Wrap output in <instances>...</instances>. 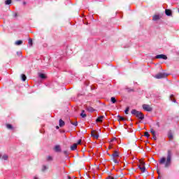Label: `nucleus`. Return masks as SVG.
I'll use <instances>...</instances> for the list:
<instances>
[{
	"label": "nucleus",
	"instance_id": "1",
	"mask_svg": "<svg viewBox=\"0 0 179 179\" xmlns=\"http://www.w3.org/2000/svg\"><path fill=\"white\" fill-rule=\"evenodd\" d=\"M131 114L133 115H136V117H137V118H139V120H143L145 118V115H143V113H142L141 112H139L135 109H133L131 110Z\"/></svg>",
	"mask_w": 179,
	"mask_h": 179
},
{
	"label": "nucleus",
	"instance_id": "2",
	"mask_svg": "<svg viewBox=\"0 0 179 179\" xmlns=\"http://www.w3.org/2000/svg\"><path fill=\"white\" fill-rule=\"evenodd\" d=\"M171 164V150H168V155L166 158V162L165 163V167H170Z\"/></svg>",
	"mask_w": 179,
	"mask_h": 179
},
{
	"label": "nucleus",
	"instance_id": "3",
	"mask_svg": "<svg viewBox=\"0 0 179 179\" xmlns=\"http://www.w3.org/2000/svg\"><path fill=\"white\" fill-rule=\"evenodd\" d=\"M138 168L142 173H145V170H146V168L145 167V162L142 159L139 160Z\"/></svg>",
	"mask_w": 179,
	"mask_h": 179
},
{
	"label": "nucleus",
	"instance_id": "4",
	"mask_svg": "<svg viewBox=\"0 0 179 179\" xmlns=\"http://www.w3.org/2000/svg\"><path fill=\"white\" fill-rule=\"evenodd\" d=\"M167 76H169V74L166 73H159L155 76V78L156 79H162L163 78H167Z\"/></svg>",
	"mask_w": 179,
	"mask_h": 179
},
{
	"label": "nucleus",
	"instance_id": "5",
	"mask_svg": "<svg viewBox=\"0 0 179 179\" xmlns=\"http://www.w3.org/2000/svg\"><path fill=\"white\" fill-rule=\"evenodd\" d=\"M91 136H92L94 139H99V133H97L96 130H93L91 131Z\"/></svg>",
	"mask_w": 179,
	"mask_h": 179
},
{
	"label": "nucleus",
	"instance_id": "6",
	"mask_svg": "<svg viewBox=\"0 0 179 179\" xmlns=\"http://www.w3.org/2000/svg\"><path fill=\"white\" fill-rule=\"evenodd\" d=\"M143 110H145V111H152L153 110L152 107H150V106L148 104H143Z\"/></svg>",
	"mask_w": 179,
	"mask_h": 179
},
{
	"label": "nucleus",
	"instance_id": "7",
	"mask_svg": "<svg viewBox=\"0 0 179 179\" xmlns=\"http://www.w3.org/2000/svg\"><path fill=\"white\" fill-rule=\"evenodd\" d=\"M6 127L7 129H10V131H13V132H15V129H16V127H14L10 124H6Z\"/></svg>",
	"mask_w": 179,
	"mask_h": 179
},
{
	"label": "nucleus",
	"instance_id": "8",
	"mask_svg": "<svg viewBox=\"0 0 179 179\" xmlns=\"http://www.w3.org/2000/svg\"><path fill=\"white\" fill-rule=\"evenodd\" d=\"M155 58H157V59H167V56L164 55H158Z\"/></svg>",
	"mask_w": 179,
	"mask_h": 179
},
{
	"label": "nucleus",
	"instance_id": "9",
	"mask_svg": "<svg viewBox=\"0 0 179 179\" xmlns=\"http://www.w3.org/2000/svg\"><path fill=\"white\" fill-rule=\"evenodd\" d=\"M85 110H87V111H89L90 113H93V112L96 111V110H94V108H93V107L87 106H86Z\"/></svg>",
	"mask_w": 179,
	"mask_h": 179
},
{
	"label": "nucleus",
	"instance_id": "10",
	"mask_svg": "<svg viewBox=\"0 0 179 179\" xmlns=\"http://www.w3.org/2000/svg\"><path fill=\"white\" fill-rule=\"evenodd\" d=\"M120 154L117 151H114L113 154H112L113 159H117V157H119Z\"/></svg>",
	"mask_w": 179,
	"mask_h": 179
},
{
	"label": "nucleus",
	"instance_id": "11",
	"mask_svg": "<svg viewBox=\"0 0 179 179\" xmlns=\"http://www.w3.org/2000/svg\"><path fill=\"white\" fill-rule=\"evenodd\" d=\"M168 138H169V141H173V133H171V131L169 132Z\"/></svg>",
	"mask_w": 179,
	"mask_h": 179
},
{
	"label": "nucleus",
	"instance_id": "12",
	"mask_svg": "<svg viewBox=\"0 0 179 179\" xmlns=\"http://www.w3.org/2000/svg\"><path fill=\"white\" fill-rule=\"evenodd\" d=\"M160 20V15H155L152 17V20L156 21Z\"/></svg>",
	"mask_w": 179,
	"mask_h": 179
},
{
	"label": "nucleus",
	"instance_id": "13",
	"mask_svg": "<svg viewBox=\"0 0 179 179\" xmlns=\"http://www.w3.org/2000/svg\"><path fill=\"white\" fill-rule=\"evenodd\" d=\"M77 148H78V144L76 143H74L71 146V150H76Z\"/></svg>",
	"mask_w": 179,
	"mask_h": 179
},
{
	"label": "nucleus",
	"instance_id": "14",
	"mask_svg": "<svg viewBox=\"0 0 179 179\" xmlns=\"http://www.w3.org/2000/svg\"><path fill=\"white\" fill-rule=\"evenodd\" d=\"M165 13L167 16H171V10L166 9Z\"/></svg>",
	"mask_w": 179,
	"mask_h": 179
},
{
	"label": "nucleus",
	"instance_id": "15",
	"mask_svg": "<svg viewBox=\"0 0 179 179\" xmlns=\"http://www.w3.org/2000/svg\"><path fill=\"white\" fill-rule=\"evenodd\" d=\"M59 125L61 127H64L65 125V122H64V120H62V119H60L59 122Z\"/></svg>",
	"mask_w": 179,
	"mask_h": 179
},
{
	"label": "nucleus",
	"instance_id": "16",
	"mask_svg": "<svg viewBox=\"0 0 179 179\" xmlns=\"http://www.w3.org/2000/svg\"><path fill=\"white\" fill-rule=\"evenodd\" d=\"M103 118H104V116H99L96 120V122H103Z\"/></svg>",
	"mask_w": 179,
	"mask_h": 179
},
{
	"label": "nucleus",
	"instance_id": "17",
	"mask_svg": "<svg viewBox=\"0 0 179 179\" xmlns=\"http://www.w3.org/2000/svg\"><path fill=\"white\" fill-rule=\"evenodd\" d=\"M54 150H55V151H56V152H61V146H59V145H55Z\"/></svg>",
	"mask_w": 179,
	"mask_h": 179
},
{
	"label": "nucleus",
	"instance_id": "18",
	"mask_svg": "<svg viewBox=\"0 0 179 179\" xmlns=\"http://www.w3.org/2000/svg\"><path fill=\"white\" fill-rule=\"evenodd\" d=\"M166 163V157H162L159 160V164H164Z\"/></svg>",
	"mask_w": 179,
	"mask_h": 179
},
{
	"label": "nucleus",
	"instance_id": "19",
	"mask_svg": "<svg viewBox=\"0 0 179 179\" xmlns=\"http://www.w3.org/2000/svg\"><path fill=\"white\" fill-rule=\"evenodd\" d=\"M15 45H22V44H23V41L21 40L17 41L15 43Z\"/></svg>",
	"mask_w": 179,
	"mask_h": 179
},
{
	"label": "nucleus",
	"instance_id": "20",
	"mask_svg": "<svg viewBox=\"0 0 179 179\" xmlns=\"http://www.w3.org/2000/svg\"><path fill=\"white\" fill-rule=\"evenodd\" d=\"M80 117H82L83 118H86V117H87V115L85 113V110H82V113H80Z\"/></svg>",
	"mask_w": 179,
	"mask_h": 179
},
{
	"label": "nucleus",
	"instance_id": "21",
	"mask_svg": "<svg viewBox=\"0 0 179 179\" xmlns=\"http://www.w3.org/2000/svg\"><path fill=\"white\" fill-rule=\"evenodd\" d=\"M170 100H171V101H173V103H176V98H174V95H173V94H171V96H170Z\"/></svg>",
	"mask_w": 179,
	"mask_h": 179
},
{
	"label": "nucleus",
	"instance_id": "22",
	"mask_svg": "<svg viewBox=\"0 0 179 179\" xmlns=\"http://www.w3.org/2000/svg\"><path fill=\"white\" fill-rule=\"evenodd\" d=\"M39 78H41V79H45L47 78V76H45V74H44V73H40Z\"/></svg>",
	"mask_w": 179,
	"mask_h": 179
},
{
	"label": "nucleus",
	"instance_id": "23",
	"mask_svg": "<svg viewBox=\"0 0 179 179\" xmlns=\"http://www.w3.org/2000/svg\"><path fill=\"white\" fill-rule=\"evenodd\" d=\"M110 101H112V103L113 104H115V103H117V99H115V97H114V96L110 98Z\"/></svg>",
	"mask_w": 179,
	"mask_h": 179
},
{
	"label": "nucleus",
	"instance_id": "24",
	"mask_svg": "<svg viewBox=\"0 0 179 179\" xmlns=\"http://www.w3.org/2000/svg\"><path fill=\"white\" fill-rule=\"evenodd\" d=\"M46 161L47 162H52V157H51V156L47 157Z\"/></svg>",
	"mask_w": 179,
	"mask_h": 179
},
{
	"label": "nucleus",
	"instance_id": "25",
	"mask_svg": "<svg viewBox=\"0 0 179 179\" xmlns=\"http://www.w3.org/2000/svg\"><path fill=\"white\" fill-rule=\"evenodd\" d=\"M29 44L30 47H33V40L31 38L29 39Z\"/></svg>",
	"mask_w": 179,
	"mask_h": 179
},
{
	"label": "nucleus",
	"instance_id": "26",
	"mask_svg": "<svg viewBox=\"0 0 179 179\" xmlns=\"http://www.w3.org/2000/svg\"><path fill=\"white\" fill-rule=\"evenodd\" d=\"M22 79L23 82L26 81V79H27V77H26V75L22 74Z\"/></svg>",
	"mask_w": 179,
	"mask_h": 179
},
{
	"label": "nucleus",
	"instance_id": "27",
	"mask_svg": "<svg viewBox=\"0 0 179 179\" xmlns=\"http://www.w3.org/2000/svg\"><path fill=\"white\" fill-rule=\"evenodd\" d=\"M5 3L6 5H10V3H12V0H6Z\"/></svg>",
	"mask_w": 179,
	"mask_h": 179
},
{
	"label": "nucleus",
	"instance_id": "28",
	"mask_svg": "<svg viewBox=\"0 0 179 179\" xmlns=\"http://www.w3.org/2000/svg\"><path fill=\"white\" fill-rule=\"evenodd\" d=\"M144 136H146L147 138H149V136H150V135L149 134V132L145 131V132H144Z\"/></svg>",
	"mask_w": 179,
	"mask_h": 179
},
{
	"label": "nucleus",
	"instance_id": "29",
	"mask_svg": "<svg viewBox=\"0 0 179 179\" xmlns=\"http://www.w3.org/2000/svg\"><path fill=\"white\" fill-rule=\"evenodd\" d=\"M47 169H48V167H47V166L43 165L42 167V171H45V170H47Z\"/></svg>",
	"mask_w": 179,
	"mask_h": 179
},
{
	"label": "nucleus",
	"instance_id": "30",
	"mask_svg": "<svg viewBox=\"0 0 179 179\" xmlns=\"http://www.w3.org/2000/svg\"><path fill=\"white\" fill-rule=\"evenodd\" d=\"M8 155H3V157H2V159H3V160H8Z\"/></svg>",
	"mask_w": 179,
	"mask_h": 179
},
{
	"label": "nucleus",
	"instance_id": "31",
	"mask_svg": "<svg viewBox=\"0 0 179 179\" xmlns=\"http://www.w3.org/2000/svg\"><path fill=\"white\" fill-rule=\"evenodd\" d=\"M71 124H72V125H74V127H78V122H71Z\"/></svg>",
	"mask_w": 179,
	"mask_h": 179
},
{
	"label": "nucleus",
	"instance_id": "32",
	"mask_svg": "<svg viewBox=\"0 0 179 179\" xmlns=\"http://www.w3.org/2000/svg\"><path fill=\"white\" fill-rule=\"evenodd\" d=\"M150 132H151L152 135H156V131H155V129H151Z\"/></svg>",
	"mask_w": 179,
	"mask_h": 179
},
{
	"label": "nucleus",
	"instance_id": "33",
	"mask_svg": "<svg viewBox=\"0 0 179 179\" xmlns=\"http://www.w3.org/2000/svg\"><path fill=\"white\" fill-rule=\"evenodd\" d=\"M119 120L120 121H125V117H122V116H119Z\"/></svg>",
	"mask_w": 179,
	"mask_h": 179
},
{
	"label": "nucleus",
	"instance_id": "34",
	"mask_svg": "<svg viewBox=\"0 0 179 179\" xmlns=\"http://www.w3.org/2000/svg\"><path fill=\"white\" fill-rule=\"evenodd\" d=\"M113 159L114 163H115L116 164H118L119 162H118L117 159V158H113Z\"/></svg>",
	"mask_w": 179,
	"mask_h": 179
},
{
	"label": "nucleus",
	"instance_id": "35",
	"mask_svg": "<svg viewBox=\"0 0 179 179\" xmlns=\"http://www.w3.org/2000/svg\"><path fill=\"white\" fill-rule=\"evenodd\" d=\"M131 92H134V89H127V92L131 93Z\"/></svg>",
	"mask_w": 179,
	"mask_h": 179
},
{
	"label": "nucleus",
	"instance_id": "36",
	"mask_svg": "<svg viewBox=\"0 0 179 179\" xmlns=\"http://www.w3.org/2000/svg\"><path fill=\"white\" fill-rule=\"evenodd\" d=\"M106 179H115V178L111 176H109L106 178Z\"/></svg>",
	"mask_w": 179,
	"mask_h": 179
},
{
	"label": "nucleus",
	"instance_id": "37",
	"mask_svg": "<svg viewBox=\"0 0 179 179\" xmlns=\"http://www.w3.org/2000/svg\"><path fill=\"white\" fill-rule=\"evenodd\" d=\"M128 111H129V108H127L125 110V114H128Z\"/></svg>",
	"mask_w": 179,
	"mask_h": 179
},
{
	"label": "nucleus",
	"instance_id": "38",
	"mask_svg": "<svg viewBox=\"0 0 179 179\" xmlns=\"http://www.w3.org/2000/svg\"><path fill=\"white\" fill-rule=\"evenodd\" d=\"M152 138L154 141H156V139H157V138L156 137V134L152 135Z\"/></svg>",
	"mask_w": 179,
	"mask_h": 179
},
{
	"label": "nucleus",
	"instance_id": "39",
	"mask_svg": "<svg viewBox=\"0 0 179 179\" xmlns=\"http://www.w3.org/2000/svg\"><path fill=\"white\" fill-rule=\"evenodd\" d=\"M17 55H18V57H20V55H22V52H17Z\"/></svg>",
	"mask_w": 179,
	"mask_h": 179
},
{
	"label": "nucleus",
	"instance_id": "40",
	"mask_svg": "<svg viewBox=\"0 0 179 179\" xmlns=\"http://www.w3.org/2000/svg\"><path fill=\"white\" fill-rule=\"evenodd\" d=\"M80 143H82V140H78L77 145H80Z\"/></svg>",
	"mask_w": 179,
	"mask_h": 179
},
{
	"label": "nucleus",
	"instance_id": "41",
	"mask_svg": "<svg viewBox=\"0 0 179 179\" xmlns=\"http://www.w3.org/2000/svg\"><path fill=\"white\" fill-rule=\"evenodd\" d=\"M157 174L159 176L158 178H160V172L159 171H157Z\"/></svg>",
	"mask_w": 179,
	"mask_h": 179
},
{
	"label": "nucleus",
	"instance_id": "42",
	"mask_svg": "<svg viewBox=\"0 0 179 179\" xmlns=\"http://www.w3.org/2000/svg\"><path fill=\"white\" fill-rule=\"evenodd\" d=\"M64 155H66H66H68V151H64Z\"/></svg>",
	"mask_w": 179,
	"mask_h": 179
},
{
	"label": "nucleus",
	"instance_id": "43",
	"mask_svg": "<svg viewBox=\"0 0 179 179\" xmlns=\"http://www.w3.org/2000/svg\"><path fill=\"white\" fill-rule=\"evenodd\" d=\"M157 127H160V124L159 122L157 123Z\"/></svg>",
	"mask_w": 179,
	"mask_h": 179
},
{
	"label": "nucleus",
	"instance_id": "44",
	"mask_svg": "<svg viewBox=\"0 0 179 179\" xmlns=\"http://www.w3.org/2000/svg\"><path fill=\"white\" fill-rule=\"evenodd\" d=\"M23 5H26V1H24V2H23Z\"/></svg>",
	"mask_w": 179,
	"mask_h": 179
},
{
	"label": "nucleus",
	"instance_id": "45",
	"mask_svg": "<svg viewBox=\"0 0 179 179\" xmlns=\"http://www.w3.org/2000/svg\"><path fill=\"white\" fill-rule=\"evenodd\" d=\"M56 128H57V129H59V127H58V126L56 127Z\"/></svg>",
	"mask_w": 179,
	"mask_h": 179
},
{
	"label": "nucleus",
	"instance_id": "46",
	"mask_svg": "<svg viewBox=\"0 0 179 179\" xmlns=\"http://www.w3.org/2000/svg\"><path fill=\"white\" fill-rule=\"evenodd\" d=\"M113 147L111 145L109 146V149H111Z\"/></svg>",
	"mask_w": 179,
	"mask_h": 179
},
{
	"label": "nucleus",
	"instance_id": "47",
	"mask_svg": "<svg viewBox=\"0 0 179 179\" xmlns=\"http://www.w3.org/2000/svg\"><path fill=\"white\" fill-rule=\"evenodd\" d=\"M34 179H38V178L37 177H36V176H35V177L34 178Z\"/></svg>",
	"mask_w": 179,
	"mask_h": 179
},
{
	"label": "nucleus",
	"instance_id": "48",
	"mask_svg": "<svg viewBox=\"0 0 179 179\" xmlns=\"http://www.w3.org/2000/svg\"><path fill=\"white\" fill-rule=\"evenodd\" d=\"M68 178H69V179H71V176H68Z\"/></svg>",
	"mask_w": 179,
	"mask_h": 179
},
{
	"label": "nucleus",
	"instance_id": "49",
	"mask_svg": "<svg viewBox=\"0 0 179 179\" xmlns=\"http://www.w3.org/2000/svg\"><path fill=\"white\" fill-rule=\"evenodd\" d=\"M0 157H1V155H0Z\"/></svg>",
	"mask_w": 179,
	"mask_h": 179
}]
</instances>
